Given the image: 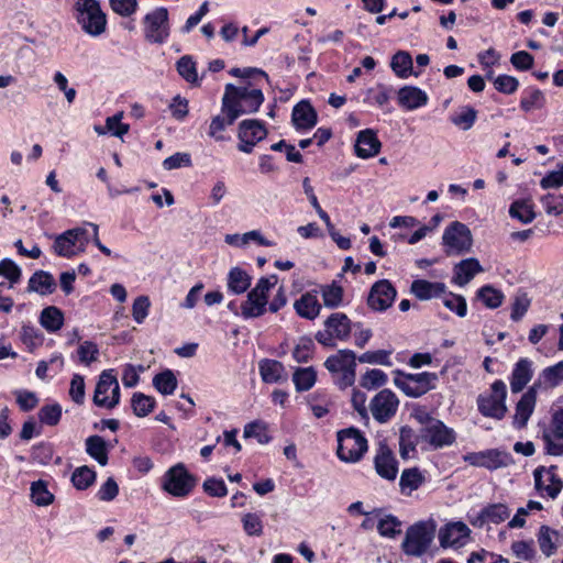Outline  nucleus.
<instances>
[{"label": "nucleus", "instance_id": "nucleus-33", "mask_svg": "<svg viewBox=\"0 0 563 563\" xmlns=\"http://www.w3.org/2000/svg\"><path fill=\"white\" fill-rule=\"evenodd\" d=\"M443 283H432L426 279H416L410 286V291L420 300L437 298L445 294Z\"/></svg>", "mask_w": 563, "mask_h": 563}, {"label": "nucleus", "instance_id": "nucleus-22", "mask_svg": "<svg viewBox=\"0 0 563 563\" xmlns=\"http://www.w3.org/2000/svg\"><path fill=\"white\" fill-rule=\"evenodd\" d=\"M376 473L384 479L395 481L398 474V461L391 449L379 442L374 457Z\"/></svg>", "mask_w": 563, "mask_h": 563}, {"label": "nucleus", "instance_id": "nucleus-50", "mask_svg": "<svg viewBox=\"0 0 563 563\" xmlns=\"http://www.w3.org/2000/svg\"><path fill=\"white\" fill-rule=\"evenodd\" d=\"M323 303L328 308H336L343 300V288L335 283L321 287Z\"/></svg>", "mask_w": 563, "mask_h": 563}, {"label": "nucleus", "instance_id": "nucleus-57", "mask_svg": "<svg viewBox=\"0 0 563 563\" xmlns=\"http://www.w3.org/2000/svg\"><path fill=\"white\" fill-rule=\"evenodd\" d=\"M43 334L38 328L32 324H23L21 328V340L30 349L33 350L43 343Z\"/></svg>", "mask_w": 563, "mask_h": 563}, {"label": "nucleus", "instance_id": "nucleus-35", "mask_svg": "<svg viewBox=\"0 0 563 563\" xmlns=\"http://www.w3.org/2000/svg\"><path fill=\"white\" fill-rule=\"evenodd\" d=\"M390 67L399 78H408L410 75L418 77L420 74L413 71L412 57L405 51H399L393 56Z\"/></svg>", "mask_w": 563, "mask_h": 563}, {"label": "nucleus", "instance_id": "nucleus-28", "mask_svg": "<svg viewBox=\"0 0 563 563\" xmlns=\"http://www.w3.org/2000/svg\"><path fill=\"white\" fill-rule=\"evenodd\" d=\"M484 272L479 261L475 257L462 260L453 268V283L459 286L467 285L475 275Z\"/></svg>", "mask_w": 563, "mask_h": 563}, {"label": "nucleus", "instance_id": "nucleus-10", "mask_svg": "<svg viewBox=\"0 0 563 563\" xmlns=\"http://www.w3.org/2000/svg\"><path fill=\"white\" fill-rule=\"evenodd\" d=\"M445 254L462 255L472 250L473 236L471 230L462 222H452L442 236Z\"/></svg>", "mask_w": 563, "mask_h": 563}, {"label": "nucleus", "instance_id": "nucleus-59", "mask_svg": "<svg viewBox=\"0 0 563 563\" xmlns=\"http://www.w3.org/2000/svg\"><path fill=\"white\" fill-rule=\"evenodd\" d=\"M387 375L382 369H369L361 378V386L366 389H375L387 383Z\"/></svg>", "mask_w": 563, "mask_h": 563}, {"label": "nucleus", "instance_id": "nucleus-17", "mask_svg": "<svg viewBox=\"0 0 563 563\" xmlns=\"http://www.w3.org/2000/svg\"><path fill=\"white\" fill-rule=\"evenodd\" d=\"M267 135V130L258 120H243L239 124V134L238 137L240 140L238 148L246 154L252 153L254 146L264 140Z\"/></svg>", "mask_w": 563, "mask_h": 563}, {"label": "nucleus", "instance_id": "nucleus-39", "mask_svg": "<svg viewBox=\"0 0 563 563\" xmlns=\"http://www.w3.org/2000/svg\"><path fill=\"white\" fill-rule=\"evenodd\" d=\"M86 451L101 466L108 463L107 443L100 435H91L86 440Z\"/></svg>", "mask_w": 563, "mask_h": 563}, {"label": "nucleus", "instance_id": "nucleus-54", "mask_svg": "<svg viewBox=\"0 0 563 563\" xmlns=\"http://www.w3.org/2000/svg\"><path fill=\"white\" fill-rule=\"evenodd\" d=\"M477 118V111L470 106L463 107L459 113L452 117L451 121L464 131L470 130Z\"/></svg>", "mask_w": 563, "mask_h": 563}, {"label": "nucleus", "instance_id": "nucleus-46", "mask_svg": "<svg viewBox=\"0 0 563 563\" xmlns=\"http://www.w3.org/2000/svg\"><path fill=\"white\" fill-rule=\"evenodd\" d=\"M545 104V97L540 89H528L520 101V108L526 111L542 109Z\"/></svg>", "mask_w": 563, "mask_h": 563}, {"label": "nucleus", "instance_id": "nucleus-63", "mask_svg": "<svg viewBox=\"0 0 563 563\" xmlns=\"http://www.w3.org/2000/svg\"><path fill=\"white\" fill-rule=\"evenodd\" d=\"M545 212L550 216L563 213V195L549 194L541 200Z\"/></svg>", "mask_w": 563, "mask_h": 563}, {"label": "nucleus", "instance_id": "nucleus-16", "mask_svg": "<svg viewBox=\"0 0 563 563\" xmlns=\"http://www.w3.org/2000/svg\"><path fill=\"white\" fill-rule=\"evenodd\" d=\"M544 452L552 456L563 455V408L552 413L548 426L542 430Z\"/></svg>", "mask_w": 563, "mask_h": 563}, {"label": "nucleus", "instance_id": "nucleus-19", "mask_svg": "<svg viewBox=\"0 0 563 563\" xmlns=\"http://www.w3.org/2000/svg\"><path fill=\"white\" fill-rule=\"evenodd\" d=\"M397 290L388 279L374 283L367 296V305L373 311L382 312L391 307Z\"/></svg>", "mask_w": 563, "mask_h": 563}, {"label": "nucleus", "instance_id": "nucleus-20", "mask_svg": "<svg viewBox=\"0 0 563 563\" xmlns=\"http://www.w3.org/2000/svg\"><path fill=\"white\" fill-rule=\"evenodd\" d=\"M558 466H539L533 472L534 487L540 493L555 498L563 488V482L556 474Z\"/></svg>", "mask_w": 563, "mask_h": 563}, {"label": "nucleus", "instance_id": "nucleus-14", "mask_svg": "<svg viewBox=\"0 0 563 563\" xmlns=\"http://www.w3.org/2000/svg\"><path fill=\"white\" fill-rule=\"evenodd\" d=\"M144 37L153 44H163L169 36L168 11L166 8H156L147 13L143 20Z\"/></svg>", "mask_w": 563, "mask_h": 563}, {"label": "nucleus", "instance_id": "nucleus-23", "mask_svg": "<svg viewBox=\"0 0 563 563\" xmlns=\"http://www.w3.org/2000/svg\"><path fill=\"white\" fill-rule=\"evenodd\" d=\"M510 516V509L506 504L497 503L485 506L477 515L471 520L474 527L482 528L487 523L498 525Z\"/></svg>", "mask_w": 563, "mask_h": 563}, {"label": "nucleus", "instance_id": "nucleus-56", "mask_svg": "<svg viewBox=\"0 0 563 563\" xmlns=\"http://www.w3.org/2000/svg\"><path fill=\"white\" fill-rule=\"evenodd\" d=\"M401 522L393 515H387L382 518L377 523V530L380 536L387 538H395L401 532Z\"/></svg>", "mask_w": 563, "mask_h": 563}, {"label": "nucleus", "instance_id": "nucleus-62", "mask_svg": "<svg viewBox=\"0 0 563 563\" xmlns=\"http://www.w3.org/2000/svg\"><path fill=\"white\" fill-rule=\"evenodd\" d=\"M443 305L451 311L455 312L459 317H465L467 312L466 300L461 295L453 292L444 294Z\"/></svg>", "mask_w": 563, "mask_h": 563}, {"label": "nucleus", "instance_id": "nucleus-47", "mask_svg": "<svg viewBox=\"0 0 563 563\" xmlns=\"http://www.w3.org/2000/svg\"><path fill=\"white\" fill-rule=\"evenodd\" d=\"M477 297L489 309L498 308L503 303L504 298H505L504 294L500 290H498L489 285H486V286H483L482 288H479L477 291Z\"/></svg>", "mask_w": 563, "mask_h": 563}, {"label": "nucleus", "instance_id": "nucleus-40", "mask_svg": "<svg viewBox=\"0 0 563 563\" xmlns=\"http://www.w3.org/2000/svg\"><path fill=\"white\" fill-rule=\"evenodd\" d=\"M260 373L265 383H278L283 378L284 366L275 360H263L260 363Z\"/></svg>", "mask_w": 563, "mask_h": 563}, {"label": "nucleus", "instance_id": "nucleus-6", "mask_svg": "<svg viewBox=\"0 0 563 563\" xmlns=\"http://www.w3.org/2000/svg\"><path fill=\"white\" fill-rule=\"evenodd\" d=\"M276 284V276L262 277L256 286L247 294V298L241 305V314L244 319L258 318L266 311L268 291Z\"/></svg>", "mask_w": 563, "mask_h": 563}, {"label": "nucleus", "instance_id": "nucleus-21", "mask_svg": "<svg viewBox=\"0 0 563 563\" xmlns=\"http://www.w3.org/2000/svg\"><path fill=\"white\" fill-rule=\"evenodd\" d=\"M464 461L472 466L497 470L506 467L510 463V455L498 450L472 452L464 455Z\"/></svg>", "mask_w": 563, "mask_h": 563}, {"label": "nucleus", "instance_id": "nucleus-48", "mask_svg": "<svg viewBox=\"0 0 563 563\" xmlns=\"http://www.w3.org/2000/svg\"><path fill=\"white\" fill-rule=\"evenodd\" d=\"M133 412L137 417H146L155 406V399L142 393H135L131 399Z\"/></svg>", "mask_w": 563, "mask_h": 563}, {"label": "nucleus", "instance_id": "nucleus-61", "mask_svg": "<svg viewBox=\"0 0 563 563\" xmlns=\"http://www.w3.org/2000/svg\"><path fill=\"white\" fill-rule=\"evenodd\" d=\"M0 276L7 278L12 288L21 278V268L10 258L0 261Z\"/></svg>", "mask_w": 563, "mask_h": 563}, {"label": "nucleus", "instance_id": "nucleus-7", "mask_svg": "<svg viewBox=\"0 0 563 563\" xmlns=\"http://www.w3.org/2000/svg\"><path fill=\"white\" fill-rule=\"evenodd\" d=\"M366 451L367 440L357 429L349 428L338 432L336 454L341 461L357 462Z\"/></svg>", "mask_w": 563, "mask_h": 563}, {"label": "nucleus", "instance_id": "nucleus-53", "mask_svg": "<svg viewBox=\"0 0 563 563\" xmlns=\"http://www.w3.org/2000/svg\"><path fill=\"white\" fill-rule=\"evenodd\" d=\"M177 71L179 75L190 84L198 82V75L196 69V63L192 57L185 55L177 62Z\"/></svg>", "mask_w": 563, "mask_h": 563}, {"label": "nucleus", "instance_id": "nucleus-41", "mask_svg": "<svg viewBox=\"0 0 563 563\" xmlns=\"http://www.w3.org/2000/svg\"><path fill=\"white\" fill-rule=\"evenodd\" d=\"M31 499L38 507L49 506L54 503V495L48 490L47 483L43 479L31 484Z\"/></svg>", "mask_w": 563, "mask_h": 563}, {"label": "nucleus", "instance_id": "nucleus-3", "mask_svg": "<svg viewBox=\"0 0 563 563\" xmlns=\"http://www.w3.org/2000/svg\"><path fill=\"white\" fill-rule=\"evenodd\" d=\"M435 533V523L432 520L419 521L410 526L402 541V551L407 555L421 556L427 552Z\"/></svg>", "mask_w": 563, "mask_h": 563}, {"label": "nucleus", "instance_id": "nucleus-9", "mask_svg": "<svg viewBox=\"0 0 563 563\" xmlns=\"http://www.w3.org/2000/svg\"><path fill=\"white\" fill-rule=\"evenodd\" d=\"M195 485V477L183 463H178L164 474L162 488L174 497H186L194 489Z\"/></svg>", "mask_w": 563, "mask_h": 563}, {"label": "nucleus", "instance_id": "nucleus-26", "mask_svg": "<svg viewBox=\"0 0 563 563\" xmlns=\"http://www.w3.org/2000/svg\"><path fill=\"white\" fill-rule=\"evenodd\" d=\"M470 529L463 522H452L442 528L439 532V541L442 548L459 547L468 537Z\"/></svg>", "mask_w": 563, "mask_h": 563}, {"label": "nucleus", "instance_id": "nucleus-55", "mask_svg": "<svg viewBox=\"0 0 563 563\" xmlns=\"http://www.w3.org/2000/svg\"><path fill=\"white\" fill-rule=\"evenodd\" d=\"M313 350L312 339L307 336L300 338L292 351V357L298 363H307L311 358Z\"/></svg>", "mask_w": 563, "mask_h": 563}, {"label": "nucleus", "instance_id": "nucleus-1", "mask_svg": "<svg viewBox=\"0 0 563 563\" xmlns=\"http://www.w3.org/2000/svg\"><path fill=\"white\" fill-rule=\"evenodd\" d=\"M223 99L228 102L230 109L236 112V118H239L243 114L255 113L264 102V95L261 89L235 87L228 84Z\"/></svg>", "mask_w": 563, "mask_h": 563}, {"label": "nucleus", "instance_id": "nucleus-12", "mask_svg": "<svg viewBox=\"0 0 563 563\" xmlns=\"http://www.w3.org/2000/svg\"><path fill=\"white\" fill-rule=\"evenodd\" d=\"M88 243L89 236L87 229L74 228L57 235L53 249L58 256L73 257L84 252Z\"/></svg>", "mask_w": 563, "mask_h": 563}, {"label": "nucleus", "instance_id": "nucleus-51", "mask_svg": "<svg viewBox=\"0 0 563 563\" xmlns=\"http://www.w3.org/2000/svg\"><path fill=\"white\" fill-rule=\"evenodd\" d=\"M96 472L88 466L77 467L73 475L71 482L77 489L84 490L93 484Z\"/></svg>", "mask_w": 563, "mask_h": 563}, {"label": "nucleus", "instance_id": "nucleus-37", "mask_svg": "<svg viewBox=\"0 0 563 563\" xmlns=\"http://www.w3.org/2000/svg\"><path fill=\"white\" fill-rule=\"evenodd\" d=\"M251 286V276L240 267H233L228 274V289L234 295L245 292Z\"/></svg>", "mask_w": 563, "mask_h": 563}, {"label": "nucleus", "instance_id": "nucleus-5", "mask_svg": "<svg viewBox=\"0 0 563 563\" xmlns=\"http://www.w3.org/2000/svg\"><path fill=\"white\" fill-rule=\"evenodd\" d=\"M439 377L435 373L422 372L418 374H406L401 371L395 372L394 384L409 397L418 398L435 388Z\"/></svg>", "mask_w": 563, "mask_h": 563}, {"label": "nucleus", "instance_id": "nucleus-4", "mask_svg": "<svg viewBox=\"0 0 563 563\" xmlns=\"http://www.w3.org/2000/svg\"><path fill=\"white\" fill-rule=\"evenodd\" d=\"M356 355L351 350H340L330 355L325 362V368L336 375L335 383L341 389L352 386L355 382Z\"/></svg>", "mask_w": 563, "mask_h": 563}, {"label": "nucleus", "instance_id": "nucleus-29", "mask_svg": "<svg viewBox=\"0 0 563 563\" xmlns=\"http://www.w3.org/2000/svg\"><path fill=\"white\" fill-rule=\"evenodd\" d=\"M398 103L406 110H415L428 103V95L415 86H405L398 90Z\"/></svg>", "mask_w": 563, "mask_h": 563}, {"label": "nucleus", "instance_id": "nucleus-49", "mask_svg": "<svg viewBox=\"0 0 563 563\" xmlns=\"http://www.w3.org/2000/svg\"><path fill=\"white\" fill-rule=\"evenodd\" d=\"M531 305V299L526 291L518 290L511 305L510 318L512 321H520L527 313Z\"/></svg>", "mask_w": 563, "mask_h": 563}, {"label": "nucleus", "instance_id": "nucleus-24", "mask_svg": "<svg viewBox=\"0 0 563 563\" xmlns=\"http://www.w3.org/2000/svg\"><path fill=\"white\" fill-rule=\"evenodd\" d=\"M537 387L531 386L520 398L516 406L514 416V426L518 429L526 427L530 416L532 415L537 402Z\"/></svg>", "mask_w": 563, "mask_h": 563}, {"label": "nucleus", "instance_id": "nucleus-11", "mask_svg": "<svg viewBox=\"0 0 563 563\" xmlns=\"http://www.w3.org/2000/svg\"><path fill=\"white\" fill-rule=\"evenodd\" d=\"M423 427L420 434L423 441L428 442L434 449L449 446L455 441V432L446 427L441 420L423 416L419 418Z\"/></svg>", "mask_w": 563, "mask_h": 563}, {"label": "nucleus", "instance_id": "nucleus-34", "mask_svg": "<svg viewBox=\"0 0 563 563\" xmlns=\"http://www.w3.org/2000/svg\"><path fill=\"white\" fill-rule=\"evenodd\" d=\"M27 290L40 295L52 294L55 290V280L49 273L37 271L29 279Z\"/></svg>", "mask_w": 563, "mask_h": 563}, {"label": "nucleus", "instance_id": "nucleus-18", "mask_svg": "<svg viewBox=\"0 0 563 563\" xmlns=\"http://www.w3.org/2000/svg\"><path fill=\"white\" fill-rule=\"evenodd\" d=\"M398 405L397 396L389 389H383L371 400L369 409L377 422L385 423L395 416Z\"/></svg>", "mask_w": 563, "mask_h": 563}, {"label": "nucleus", "instance_id": "nucleus-58", "mask_svg": "<svg viewBox=\"0 0 563 563\" xmlns=\"http://www.w3.org/2000/svg\"><path fill=\"white\" fill-rule=\"evenodd\" d=\"M415 432L411 428L405 426L400 428L399 432V453L402 459H408L409 453L415 451Z\"/></svg>", "mask_w": 563, "mask_h": 563}, {"label": "nucleus", "instance_id": "nucleus-32", "mask_svg": "<svg viewBox=\"0 0 563 563\" xmlns=\"http://www.w3.org/2000/svg\"><path fill=\"white\" fill-rule=\"evenodd\" d=\"M294 308L301 318L308 320L316 319L321 310V305L319 303L317 291H308L303 294L299 299L295 301Z\"/></svg>", "mask_w": 563, "mask_h": 563}, {"label": "nucleus", "instance_id": "nucleus-43", "mask_svg": "<svg viewBox=\"0 0 563 563\" xmlns=\"http://www.w3.org/2000/svg\"><path fill=\"white\" fill-rule=\"evenodd\" d=\"M153 386L162 395H172L177 388V378L173 371L165 369L154 376Z\"/></svg>", "mask_w": 563, "mask_h": 563}, {"label": "nucleus", "instance_id": "nucleus-60", "mask_svg": "<svg viewBox=\"0 0 563 563\" xmlns=\"http://www.w3.org/2000/svg\"><path fill=\"white\" fill-rule=\"evenodd\" d=\"M389 89L386 88L384 85H377L373 88L367 89L364 101L369 104L383 107L389 101Z\"/></svg>", "mask_w": 563, "mask_h": 563}, {"label": "nucleus", "instance_id": "nucleus-31", "mask_svg": "<svg viewBox=\"0 0 563 563\" xmlns=\"http://www.w3.org/2000/svg\"><path fill=\"white\" fill-rule=\"evenodd\" d=\"M533 376L532 362L529 358H520L516 364L510 377L512 393H520Z\"/></svg>", "mask_w": 563, "mask_h": 563}, {"label": "nucleus", "instance_id": "nucleus-8", "mask_svg": "<svg viewBox=\"0 0 563 563\" xmlns=\"http://www.w3.org/2000/svg\"><path fill=\"white\" fill-rule=\"evenodd\" d=\"M351 333V320L342 312L332 313L324 321V329L316 333V340L325 347H334L335 341H346Z\"/></svg>", "mask_w": 563, "mask_h": 563}, {"label": "nucleus", "instance_id": "nucleus-15", "mask_svg": "<svg viewBox=\"0 0 563 563\" xmlns=\"http://www.w3.org/2000/svg\"><path fill=\"white\" fill-rule=\"evenodd\" d=\"M507 390L503 380H496L492 385L489 395L478 397V410L485 417L501 419L505 417L507 407L505 404Z\"/></svg>", "mask_w": 563, "mask_h": 563}, {"label": "nucleus", "instance_id": "nucleus-30", "mask_svg": "<svg viewBox=\"0 0 563 563\" xmlns=\"http://www.w3.org/2000/svg\"><path fill=\"white\" fill-rule=\"evenodd\" d=\"M236 119V112L231 110L228 102L222 98L221 114L212 118L208 135L217 141H222L223 136L221 132H223L227 126L233 124Z\"/></svg>", "mask_w": 563, "mask_h": 563}, {"label": "nucleus", "instance_id": "nucleus-38", "mask_svg": "<svg viewBox=\"0 0 563 563\" xmlns=\"http://www.w3.org/2000/svg\"><path fill=\"white\" fill-rule=\"evenodd\" d=\"M40 323L48 332H56L63 327L64 314L55 306L46 307L41 312Z\"/></svg>", "mask_w": 563, "mask_h": 563}, {"label": "nucleus", "instance_id": "nucleus-36", "mask_svg": "<svg viewBox=\"0 0 563 563\" xmlns=\"http://www.w3.org/2000/svg\"><path fill=\"white\" fill-rule=\"evenodd\" d=\"M423 483L424 476L417 467L404 470L399 479L400 490L407 496H410L411 493L418 489Z\"/></svg>", "mask_w": 563, "mask_h": 563}, {"label": "nucleus", "instance_id": "nucleus-13", "mask_svg": "<svg viewBox=\"0 0 563 563\" xmlns=\"http://www.w3.org/2000/svg\"><path fill=\"white\" fill-rule=\"evenodd\" d=\"M92 400L96 406L108 409L119 404L120 386L113 369H107L100 374Z\"/></svg>", "mask_w": 563, "mask_h": 563}, {"label": "nucleus", "instance_id": "nucleus-64", "mask_svg": "<svg viewBox=\"0 0 563 563\" xmlns=\"http://www.w3.org/2000/svg\"><path fill=\"white\" fill-rule=\"evenodd\" d=\"M542 377L551 387L558 386L563 382V362L543 369Z\"/></svg>", "mask_w": 563, "mask_h": 563}, {"label": "nucleus", "instance_id": "nucleus-2", "mask_svg": "<svg viewBox=\"0 0 563 563\" xmlns=\"http://www.w3.org/2000/svg\"><path fill=\"white\" fill-rule=\"evenodd\" d=\"M75 19L84 32L99 36L106 31L107 19L97 0H76Z\"/></svg>", "mask_w": 563, "mask_h": 563}, {"label": "nucleus", "instance_id": "nucleus-45", "mask_svg": "<svg viewBox=\"0 0 563 563\" xmlns=\"http://www.w3.org/2000/svg\"><path fill=\"white\" fill-rule=\"evenodd\" d=\"M558 532L548 526H541L538 533V543L541 552L550 556L556 551L555 540Z\"/></svg>", "mask_w": 563, "mask_h": 563}, {"label": "nucleus", "instance_id": "nucleus-44", "mask_svg": "<svg viewBox=\"0 0 563 563\" xmlns=\"http://www.w3.org/2000/svg\"><path fill=\"white\" fill-rule=\"evenodd\" d=\"M317 380V373L313 367L297 368L292 375V382L298 391H306L313 387Z\"/></svg>", "mask_w": 563, "mask_h": 563}, {"label": "nucleus", "instance_id": "nucleus-25", "mask_svg": "<svg viewBox=\"0 0 563 563\" xmlns=\"http://www.w3.org/2000/svg\"><path fill=\"white\" fill-rule=\"evenodd\" d=\"M382 147L376 132L372 129H366L358 132L355 143V153L360 158H369L376 156Z\"/></svg>", "mask_w": 563, "mask_h": 563}, {"label": "nucleus", "instance_id": "nucleus-27", "mask_svg": "<svg viewBox=\"0 0 563 563\" xmlns=\"http://www.w3.org/2000/svg\"><path fill=\"white\" fill-rule=\"evenodd\" d=\"M317 112L309 101L298 102L291 113V121L297 130H310L317 124Z\"/></svg>", "mask_w": 563, "mask_h": 563}, {"label": "nucleus", "instance_id": "nucleus-52", "mask_svg": "<svg viewBox=\"0 0 563 563\" xmlns=\"http://www.w3.org/2000/svg\"><path fill=\"white\" fill-rule=\"evenodd\" d=\"M41 423L46 426H57L62 418V407L58 404L43 406L37 412Z\"/></svg>", "mask_w": 563, "mask_h": 563}, {"label": "nucleus", "instance_id": "nucleus-42", "mask_svg": "<svg viewBox=\"0 0 563 563\" xmlns=\"http://www.w3.org/2000/svg\"><path fill=\"white\" fill-rule=\"evenodd\" d=\"M509 214L511 218L527 224L534 220L536 213L529 200H516L510 205Z\"/></svg>", "mask_w": 563, "mask_h": 563}]
</instances>
